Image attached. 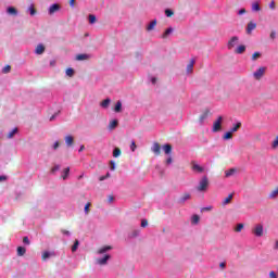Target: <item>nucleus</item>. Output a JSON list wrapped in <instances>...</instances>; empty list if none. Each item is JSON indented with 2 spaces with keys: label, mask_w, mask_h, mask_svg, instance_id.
Returning a JSON list of instances; mask_svg holds the SVG:
<instances>
[{
  "label": "nucleus",
  "mask_w": 278,
  "mask_h": 278,
  "mask_svg": "<svg viewBox=\"0 0 278 278\" xmlns=\"http://www.w3.org/2000/svg\"><path fill=\"white\" fill-rule=\"evenodd\" d=\"M208 186H210V179H207V176H203L199 182V186L197 187V191L205 192V190H207Z\"/></svg>",
  "instance_id": "f257e3e1"
},
{
  "label": "nucleus",
  "mask_w": 278,
  "mask_h": 278,
  "mask_svg": "<svg viewBox=\"0 0 278 278\" xmlns=\"http://www.w3.org/2000/svg\"><path fill=\"white\" fill-rule=\"evenodd\" d=\"M252 232L257 238H262V236H264V226L261 224L256 225L255 228L252 230Z\"/></svg>",
  "instance_id": "f03ea898"
},
{
  "label": "nucleus",
  "mask_w": 278,
  "mask_h": 278,
  "mask_svg": "<svg viewBox=\"0 0 278 278\" xmlns=\"http://www.w3.org/2000/svg\"><path fill=\"white\" fill-rule=\"evenodd\" d=\"M191 169L193 170V173H204L205 168L201 165H199V163H197V161H192L191 162Z\"/></svg>",
  "instance_id": "7ed1b4c3"
},
{
  "label": "nucleus",
  "mask_w": 278,
  "mask_h": 278,
  "mask_svg": "<svg viewBox=\"0 0 278 278\" xmlns=\"http://www.w3.org/2000/svg\"><path fill=\"white\" fill-rule=\"evenodd\" d=\"M223 125V116H218L213 123V131H220Z\"/></svg>",
  "instance_id": "20e7f679"
},
{
  "label": "nucleus",
  "mask_w": 278,
  "mask_h": 278,
  "mask_svg": "<svg viewBox=\"0 0 278 278\" xmlns=\"http://www.w3.org/2000/svg\"><path fill=\"white\" fill-rule=\"evenodd\" d=\"M266 74V67H260L256 72H254L253 76L254 79H262V77H264V75Z\"/></svg>",
  "instance_id": "39448f33"
},
{
  "label": "nucleus",
  "mask_w": 278,
  "mask_h": 278,
  "mask_svg": "<svg viewBox=\"0 0 278 278\" xmlns=\"http://www.w3.org/2000/svg\"><path fill=\"white\" fill-rule=\"evenodd\" d=\"M152 151L154 154L156 155H161L162 153V147L160 146V143L155 142L152 147Z\"/></svg>",
  "instance_id": "423d86ee"
},
{
  "label": "nucleus",
  "mask_w": 278,
  "mask_h": 278,
  "mask_svg": "<svg viewBox=\"0 0 278 278\" xmlns=\"http://www.w3.org/2000/svg\"><path fill=\"white\" fill-rule=\"evenodd\" d=\"M238 37H231V39L228 41V49H233L236 45H238Z\"/></svg>",
  "instance_id": "0eeeda50"
},
{
  "label": "nucleus",
  "mask_w": 278,
  "mask_h": 278,
  "mask_svg": "<svg viewBox=\"0 0 278 278\" xmlns=\"http://www.w3.org/2000/svg\"><path fill=\"white\" fill-rule=\"evenodd\" d=\"M45 45H42V43H39L37 47H36V49H35V53L37 54V55H42V53H45Z\"/></svg>",
  "instance_id": "6e6552de"
},
{
  "label": "nucleus",
  "mask_w": 278,
  "mask_h": 278,
  "mask_svg": "<svg viewBox=\"0 0 278 278\" xmlns=\"http://www.w3.org/2000/svg\"><path fill=\"white\" fill-rule=\"evenodd\" d=\"M197 60L191 59L189 64L187 65V73H192V71H194V64H195Z\"/></svg>",
  "instance_id": "1a4fd4ad"
},
{
  "label": "nucleus",
  "mask_w": 278,
  "mask_h": 278,
  "mask_svg": "<svg viewBox=\"0 0 278 278\" xmlns=\"http://www.w3.org/2000/svg\"><path fill=\"white\" fill-rule=\"evenodd\" d=\"M108 260H110V254H105L104 257L98 258L97 262L100 266L108 264Z\"/></svg>",
  "instance_id": "9d476101"
},
{
  "label": "nucleus",
  "mask_w": 278,
  "mask_h": 278,
  "mask_svg": "<svg viewBox=\"0 0 278 278\" xmlns=\"http://www.w3.org/2000/svg\"><path fill=\"white\" fill-rule=\"evenodd\" d=\"M60 11V4L54 3L49 8V14H55V12Z\"/></svg>",
  "instance_id": "9b49d317"
},
{
  "label": "nucleus",
  "mask_w": 278,
  "mask_h": 278,
  "mask_svg": "<svg viewBox=\"0 0 278 278\" xmlns=\"http://www.w3.org/2000/svg\"><path fill=\"white\" fill-rule=\"evenodd\" d=\"M191 195L190 193H184L181 198L178 200L179 203H186V201L190 200Z\"/></svg>",
  "instance_id": "f8f14e48"
},
{
  "label": "nucleus",
  "mask_w": 278,
  "mask_h": 278,
  "mask_svg": "<svg viewBox=\"0 0 278 278\" xmlns=\"http://www.w3.org/2000/svg\"><path fill=\"white\" fill-rule=\"evenodd\" d=\"M256 27H257V24H255L254 22H250L247 27L248 34H251V31H253V29H255Z\"/></svg>",
  "instance_id": "ddd939ff"
},
{
  "label": "nucleus",
  "mask_w": 278,
  "mask_h": 278,
  "mask_svg": "<svg viewBox=\"0 0 278 278\" xmlns=\"http://www.w3.org/2000/svg\"><path fill=\"white\" fill-rule=\"evenodd\" d=\"M163 150L166 153V155H170V153H173V146L167 143L163 147Z\"/></svg>",
  "instance_id": "4468645a"
},
{
  "label": "nucleus",
  "mask_w": 278,
  "mask_h": 278,
  "mask_svg": "<svg viewBox=\"0 0 278 278\" xmlns=\"http://www.w3.org/2000/svg\"><path fill=\"white\" fill-rule=\"evenodd\" d=\"M65 142L67 147H73V142H75V139L73 138V136L70 135L65 137Z\"/></svg>",
  "instance_id": "2eb2a0df"
},
{
  "label": "nucleus",
  "mask_w": 278,
  "mask_h": 278,
  "mask_svg": "<svg viewBox=\"0 0 278 278\" xmlns=\"http://www.w3.org/2000/svg\"><path fill=\"white\" fill-rule=\"evenodd\" d=\"M90 59V55H88V54H77L76 55V60L78 61V62H81V61H84V60H89Z\"/></svg>",
  "instance_id": "dca6fc26"
},
{
  "label": "nucleus",
  "mask_w": 278,
  "mask_h": 278,
  "mask_svg": "<svg viewBox=\"0 0 278 278\" xmlns=\"http://www.w3.org/2000/svg\"><path fill=\"white\" fill-rule=\"evenodd\" d=\"M108 251H112V247L106 245V247L100 248V249L98 250V253H99L100 255H102V253H108Z\"/></svg>",
  "instance_id": "f3484780"
},
{
  "label": "nucleus",
  "mask_w": 278,
  "mask_h": 278,
  "mask_svg": "<svg viewBox=\"0 0 278 278\" xmlns=\"http://www.w3.org/2000/svg\"><path fill=\"white\" fill-rule=\"evenodd\" d=\"M244 51H247V47L245 46H239L236 50L235 53H237L238 55L244 53Z\"/></svg>",
  "instance_id": "a211bd4d"
},
{
  "label": "nucleus",
  "mask_w": 278,
  "mask_h": 278,
  "mask_svg": "<svg viewBox=\"0 0 278 278\" xmlns=\"http://www.w3.org/2000/svg\"><path fill=\"white\" fill-rule=\"evenodd\" d=\"M70 173H71V167L64 168V169H63L62 179H64V180L68 179Z\"/></svg>",
  "instance_id": "6ab92c4d"
},
{
  "label": "nucleus",
  "mask_w": 278,
  "mask_h": 278,
  "mask_svg": "<svg viewBox=\"0 0 278 278\" xmlns=\"http://www.w3.org/2000/svg\"><path fill=\"white\" fill-rule=\"evenodd\" d=\"M111 101H112V100H110V98H106L105 100H103V101L100 103L101 108H104V109L110 108Z\"/></svg>",
  "instance_id": "aec40b11"
},
{
  "label": "nucleus",
  "mask_w": 278,
  "mask_h": 278,
  "mask_svg": "<svg viewBox=\"0 0 278 278\" xmlns=\"http://www.w3.org/2000/svg\"><path fill=\"white\" fill-rule=\"evenodd\" d=\"M25 253H27V250L25 248H23V247L17 248V255L20 257H23V255H25Z\"/></svg>",
  "instance_id": "412c9836"
},
{
  "label": "nucleus",
  "mask_w": 278,
  "mask_h": 278,
  "mask_svg": "<svg viewBox=\"0 0 278 278\" xmlns=\"http://www.w3.org/2000/svg\"><path fill=\"white\" fill-rule=\"evenodd\" d=\"M116 127H118V121L117 119H113L110 124H109V129H116Z\"/></svg>",
  "instance_id": "4be33fe9"
},
{
  "label": "nucleus",
  "mask_w": 278,
  "mask_h": 278,
  "mask_svg": "<svg viewBox=\"0 0 278 278\" xmlns=\"http://www.w3.org/2000/svg\"><path fill=\"white\" fill-rule=\"evenodd\" d=\"M16 134H18V128L12 129V130L7 135V138H9V139L14 138V136H16Z\"/></svg>",
  "instance_id": "5701e85b"
},
{
  "label": "nucleus",
  "mask_w": 278,
  "mask_h": 278,
  "mask_svg": "<svg viewBox=\"0 0 278 278\" xmlns=\"http://www.w3.org/2000/svg\"><path fill=\"white\" fill-rule=\"evenodd\" d=\"M233 199V193H230L223 202V205H229L231 203V200Z\"/></svg>",
  "instance_id": "b1692460"
},
{
  "label": "nucleus",
  "mask_w": 278,
  "mask_h": 278,
  "mask_svg": "<svg viewBox=\"0 0 278 278\" xmlns=\"http://www.w3.org/2000/svg\"><path fill=\"white\" fill-rule=\"evenodd\" d=\"M231 138H233V132L231 130L225 132V135L223 136L224 140H231Z\"/></svg>",
  "instance_id": "393cba45"
},
{
  "label": "nucleus",
  "mask_w": 278,
  "mask_h": 278,
  "mask_svg": "<svg viewBox=\"0 0 278 278\" xmlns=\"http://www.w3.org/2000/svg\"><path fill=\"white\" fill-rule=\"evenodd\" d=\"M155 25H157V21L153 20L147 27L148 31L155 29Z\"/></svg>",
  "instance_id": "a878e982"
},
{
  "label": "nucleus",
  "mask_w": 278,
  "mask_h": 278,
  "mask_svg": "<svg viewBox=\"0 0 278 278\" xmlns=\"http://www.w3.org/2000/svg\"><path fill=\"white\" fill-rule=\"evenodd\" d=\"M240 127H242V123L238 122L237 124L233 125V127L231 128V132L236 134V131H238L240 129Z\"/></svg>",
  "instance_id": "bb28decb"
},
{
  "label": "nucleus",
  "mask_w": 278,
  "mask_h": 278,
  "mask_svg": "<svg viewBox=\"0 0 278 278\" xmlns=\"http://www.w3.org/2000/svg\"><path fill=\"white\" fill-rule=\"evenodd\" d=\"M121 110H123V103L121 101H117L115 104V109L114 112H121Z\"/></svg>",
  "instance_id": "cd10ccee"
},
{
  "label": "nucleus",
  "mask_w": 278,
  "mask_h": 278,
  "mask_svg": "<svg viewBox=\"0 0 278 278\" xmlns=\"http://www.w3.org/2000/svg\"><path fill=\"white\" fill-rule=\"evenodd\" d=\"M278 197V187L269 193V199H276Z\"/></svg>",
  "instance_id": "c85d7f7f"
},
{
  "label": "nucleus",
  "mask_w": 278,
  "mask_h": 278,
  "mask_svg": "<svg viewBox=\"0 0 278 278\" xmlns=\"http://www.w3.org/2000/svg\"><path fill=\"white\" fill-rule=\"evenodd\" d=\"M252 10H253V12H260V10H262V9L260 8V2H254V3L252 4Z\"/></svg>",
  "instance_id": "c756f323"
},
{
  "label": "nucleus",
  "mask_w": 278,
  "mask_h": 278,
  "mask_svg": "<svg viewBox=\"0 0 278 278\" xmlns=\"http://www.w3.org/2000/svg\"><path fill=\"white\" fill-rule=\"evenodd\" d=\"M8 13L16 16V14H18V11H16V9L13 7H10V8H8Z\"/></svg>",
  "instance_id": "7c9ffc66"
},
{
  "label": "nucleus",
  "mask_w": 278,
  "mask_h": 278,
  "mask_svg": "<svg viewBox=\"0 0 278 278\" xmlns=\"http://www.w3.org/2000/svg\"><path fill=\"white\" fill-rule=\"evenodd\" d=\"M28 11L30 12V16H36L37 11L34 4H30V7L28 8Z\"/></svg>",
  "instance_id": "2f4dec72"
},
{
  "label": "nucleus",
  "mask_w": 278,
  "mask_h": 278,
  "mask_svg": "<svg viewBox=\"0 0 278 278\" xmlns=\"http://www.w3.org/2000/svg\"><path fill=\"white\" fill-rule=\"evenodd\" d=\"M78 248H79V240H75L72 247V253H75V251H77Z\"/></svg>",
  "instance_id": "473e14b6"
},
{
  "label": "nucleus",
  "mask_w": 278,
  "mask_h": 278,
  "mask_svg": "<svg viewBox=\"0 0 278 278\" xmlns=\"http://www.w3.org/2000/svg\"><path fill=\"white\" fill-rule=\"evenodd\" d=\"M121 153H122L121 149L119 148H115L113 150V157H119Z\"/></svg>",
  "instance_id": "72a5a7b5"
},
{
  "label": "nucleus",
  "mask_w": 278,
  "mask_h": 278,
  "mask_svg": "<svg viewBox=\"0 0 278 278\" xmlns=\"http://www.w3.org/2000/svg\"><path fill=\"white\" fill-rule=\"evenodd\" d=\"M89 23L90 25H94V23H97V16H94L93 14L89 15Z\"/></svg>",
  "instance_id": "f704fd0d"
},
{
  "label": "nucleus",
  "mask_w": 278,
  "mask_h": 278,
  "mask_svg": "<svg viewBox=\"0 0 278 278\" xmlns=\"http://www.w3.org/2000/svg\"><path fill=\"white\" fill-rule=\"evenodd\" d=\"M233 173H236V168H230L225 172V175H226V177H231V175H233Z\"/></svg>",
  "instance_id": "c9c22d12"
},
{
  "label": "nucleus",
  "mask_w": 278,
  "mask_h": 278,
  "mask_svg": "<svg viewBox=\"0 0 278 278\" xmlns=\"http://www.w3.org/2000/svg\"><path fill=\"white\" fill-rule=\"evenodd\" d=\"M172 31H173V28H167V29L164 31L162 38H168V36H170V33H172Z\"/></svg>",
  "instance_id": "e433bc0d"
},
{
  "label": "nucleus",
  "mask_w": 278,
  "mask_h": 278,
  "mask_svg": "<svg viewBox=\"0 0 278 278\" xmlns=\"http://www.w3.org/2000/svg\"><path fill=\"white\" fill-rule=\"evenodd\" d=\"M66 75H67V77H73V75H75V70H73V68H67L66 70Z\"/></svg>",
  "instance_id": "4c0bfd02"
},
{
  "label": "nucleus",
  "mask_w": 278,
  "mask_h": 278,
  "mask_svg": "<svg viewBox=\"0 0 278 278\" xmlns=\"http://www.w3.org/2000/svg\"><path fill=\"white\" fill-rule=\"evenodd\" d=\"M174 14H175V12H173V10H170V9L165 10V15H166L168 18H170V16H174Z\"/></svg>",
  "instance_id": "58836bf2"
},
{
  "label": "nucleus",
  "mask_w": 278,
  "mask_h": 278,
  "mask_svg": "<svg viewBox=\"0 0 278 278\" xmlns=\"http://www.w3.org/2000/svg\"><path fill=\"white\" fill-rule=\"evenodd\" d=\"M199 220H200L199 215H193V216H192V219H191V223H192L193 225H197V224L199 223Z\"/></svg>",
  "instance_id": "ea45409f"
},
{
  "label": "nucleus",
  "mask_w": 278,
  "mask_h": 278,
  "mask_svg": "<svg viewBox=\"0 0 278 278\" xmlns=\"http://www.w3.org/2000/svg\"><path fill=\"white\" fill-rule=\"evenodd\" d=\"M244 229V224H238L237 227L235 228V231L240 232Z\"/></svg>",
  "instance_id": "a19ab883"
},
{
  "label": "nucleus",
  "mask_w": 278,
  "mask_h": 278,
  "mask_svg": "<svg viewBox=\"0 0 278 278\" xmlns=\"http://www.w3.org/2000/svg\"><path fill=\"white\" fill-rule=\"evenodd\" d=\"M10 71H12V66L5 65V66L3 67V70H2V73L8 74V73H10Z\"/></svg>",
  "instance_id": "79ce46f5"
},
{
  "label": "nucleus",
  "mask_w": 278,
  "mask_h": 278,
  "mask_svg": "<svg viewBox=\"0 0 278 278\" xmlns=\"http://www.w3.org/2000/svg\"><path fill=\"white\" fill-rule=\"evenodd\" d=\"M49 257H51V254L49 252H43L41 260L46 261L49 260Z\"/></svg>",
  "instance_id": "37998d69"
},
{
  "label": "nucleus",
  "mask_w": 278,
  "mask_h": 278,
  "mask_svg": "<svg viewBox=\"0 0 278 278\" xmlns=\"http://www.w3.org/2000/svg\"><path fill=\"white\" fill-rule=\"evenodd\" d=\"M257 58H262V53H260V52H254L253 54H252V60H257Z\"/></svg>",
  "instance_id": "c03bdc74"
},
{
  "label": "nucleus",
  "mask_w": 278,
  "mask_h": 278,
  "mask_svg": "<svg viewBox=\"0 0 278 278\" xmlns=\"http://www.w3.org/2000/svg\"><path fill=\"white\" fill-rule=\"evenodd\" d=\"M85 213L90 214V202L85 205Z\"/></svg>",
  "instance_id": "a18cd8bd"
},
{
  "label": "nucleus",
  "mask_w": 278,
  "mask_h": 278,
  "mask_svg": "<svg viewBox=\"0 0 278 278\" xmlns=\"http://www.w3.org/2000/svg\"><path fill=\"white\" fill-rule=\"evenodd\" d=\"M60 170V165H54L51 169V173H58Z\"/></svg>",
  "instance_id": "49530a36"
},
{
  "label": "nucleus",
  "mask_w": 278,
  "mask_h": 278,
  "mask_svg": "<svg viewBox=\"0 0 278 278\" xmlns=\"http://www.w3.org/2000/svg\"><path fill=\"white\" fill-rule=\"evenodd\" d=\"M149 226V220L142 219L141 220V227H148Z\"/></svg>",
  "instance_id": "de8ad7c7"
},
{
  "label": "nucleus",
  "mask_w": 278,
  "mask_h": 278,
  "mask_svg": "<svg viewBox=\"0 0 278 278\" xmlns=\"http://www.w3.org/2000/svg\"><path fill=\"white\" fill-rule=\"evenodd\" d=\"M136 149H137L136 141H131L130 150L134 152L136 151Z\"/></svg>",
  "instance_id": "09e8293b"
},
{
  "label": "nucleus",
  "mask_w": 278,
  "mask_h": 278,
  "mask_svg": "<svg viewBox=\"0 0 278 278\" xmlns=\"http://www.w3.org/2000/svg\"><path fill=\"white\" fill-rule=\"evenodd\" d=\"M278 147V137H276V139L273 141V148L277 149Z\"/></svg>",
  "instance_id": "8fccbe9b"
},
{
  "label": "nucleus",
  "mask_w": 278,
  "mask_h": 278,
  "mask_svg": "<svg viewBox=\"0 0 278 278\" xmlns=\"http://www.w3.org/2000/svg\"><path fill=\"white\" fill-rule=\"evenodd\" d=\"M23 242H24V244H30L28 237H24Z\"/></svg>",
  "instance_id": "3c124183"
},
{
  "label": "nucleus",
  "mask_w": 278,
  "mask_h": 278,
  "mask_svg": "<svg viewBox=\"0 0 278 278\" xmlns=\"http://www.w3.org/2000/svg\"><path fill=\"white\" fill-rule=\"evenodd\" d=\"M204 118H207V113H204L203 115L200 116V123H203Z\"/></svg>",
  "instance_id": "603ef678"
},
{
  "label": "nucleus",
  "mask_w": 278,
  "mask_h": 278,
  "mask_svg": "<svg viewBox=\"0 0 278 278\" xmlns=\"http://www.w3.org/2000/svg\"><path fill=\"white\" fill-rule=\"evenodd\" d=\"M61 233H64V236H71V231L62 229Z\"/></svg>",
  "instance_id": "864d4df0"
},
{
  "label": "nucleus",
  "mask_w": 278,
  "mask_h": 278,
  "mask_svg": "<svg viewBox=\"0 0 278 278\" xmlns=\"http://www.w3.org/2000/svg\"><path fill=\"white\" fill-rule=\"evenodd\" d=\"M60 148V141H55L53 144V149L56 150Z\"/></svg>",
  "instance_id": "5fc2aeb1"
},
{
  "label": "nucleus",
  "mask_w": 278,
  "mask_h": 278,
  "mask_svg": "<svg viewBox=\"0 0 278 278\" xmlns=\"http://www.w3.org/2000/svg\"><path fill=\"white\" fill-rule=\"evenodd\" d=\"M269 36H270L271 40H275V38L277 37V33L271 31Z\"/></svg>",
  "instance_id": "6e6d98bb"
},
{
  "label": "nucleus",
  "mask_w": 278,
  "mask_h": 278,
  "mask_svg": "<svg viewBox=\"0 0 278 278\" xmlns=\"http://www.w3.org/2000/svg\"><path fill=\"white\" fill-rule=\"evenodd\" d=\"M269 277L270 278H277V274L275 271H269Z\"/></svg>",
  "instance_id": "4d7b16f0"
},
{
  "label": "nucleus",
  "mask_w": 278,
  "mask_h": 278,
  "mask_svg": "<svg viewBox=\"0 0 278 278\" xmlns=\"http://www.w3.org/2000/svg\"><path fill=\"white\" fill-rule=\"evenodd\" d=\"M116 168V164L114 163V161H111V170H115Z\"/></svg>",
  "instance_id": "13d9d810"
},
{
  "label": "nucleus",
  "mask_w": 278,
  "mask_h": 278,
  "mask_svg": "<svg viewBox=\"0 0 278 278\" xmlns=\"http://www.w3.org/2000/svg\"><path fill=\"white\" fill-rule=\"evenodd\" d=\"M247 14V9L239 10V15Z\"/></svg>",
  "instance_id": "bf43d9fd"
},
{
  "label": "nucleus",
  "mask_w": 278,
  "mask_h": 278,
  "mask_svg": "<svg viewBox=\"0 0 278 278\" xmlns=\"http://www.w3.org/2000/svg\"><path fill=\"white\" fill-rule=\"evenodd\" d=\"M269 8H270V10H275V8H276V7H275V1H271V2H270Z\"/></svg>",
  "instance_id": "052dcab7"
},
{
  "label": "nucleus",
  "mask_w": 278,
  "mask_h": 278,
  "mask_svg": "<svg viewBox=\"0 0 278 278\" xmlns=\"http://www.w3.org/2000/svg\"><path fill=\"white\" fill-rule=\"evenodd\" d=\"M166 164H173V157L169 156L167 160H166Z\"/></svg>",
  "instance_id": "680f3d73"
},
{
  "label": "nucleus",
  "mask_w": 278,
  "mask_h": 278,
  "mask_svg": "<svg viewBox=\"0 0 278 278\" xmlns=\"http://www.w3.org/2000/svg\"><path fill=\"white\" fill-rule=\"evenodd\" d=\"M139 233H140V231L135 230V231L132 232V238H136Z\"/></svg>",
  "instance_id": "e2e57ef3"
},
{
  "label": "nucleus",
  "mask_w": 278,
  "mask_h": 278,
  "mask_svg": "<svg viewBox=\"0 0 278 278\" xmlns=\"http://www.w3.org/2000/svg\"><path fill=\"white\" fill-rule=\"evenodd\" d=\"M202 210H203V212H210V211H212V206H207V207H204Z\"/></svg>",
  "instance_id": "0e129e2a"
},
{
  "label": "nucleus",
  "mask_w": 278,
  "mask_h": 278,
  "mask_svg": "<svg viewBox=\"0 0 278 278\" xmlns=\"http://www.w3.org/2000/svg\"><path fill=\"white\" fill-rule=\"evenodd\" d=\"M71 8H75V0H70Z\"/></svg>",
  "instance_id": "69168bd1"
},
{
  "label": "nucleus",
  "mask_w": 278,
  "mask_h": 278,
  "mask_svg": "<svg viewBox=\"0 0 278 278\" xmlns=\"http://www.w3.org/2000/svg\"><path fill=\"white\" fill-rule=\"evenodd\" d=\"M226 266H227L226 263H220V264H219V268H223V269H224Z\"/></svg>",
  "instance_id": "338daca9"
},
{
  "label": "nucleus",
  "mask_w": 278,
  "mask_h": 278,
  "mask_svg": "<svg viewBox=\"0 0 278 278\" xmlns=\"http://www.w3.org/2000/svg\"><path fill=\"white\" fill-rule=\"evenodd\" d=\"M105 179H108L105 176H101V177L99 178V181H105Z\"/></svg>",
  "instance_id": "774afa93"
}]
</instances>
